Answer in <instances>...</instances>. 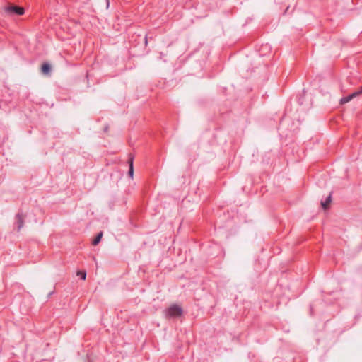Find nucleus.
Segmentation results:
<instances>
[{"label":"nucleus","mask_w":362,"mask_h":362,"mask_svg":"<svg viewBox=\"0 0 362 362\" xmlns=\"http://www.w3.org/2000/svg\"><path fill=\"white\" fill-rule=\"evenodd\" d=\"M4 10L8 16H22L25 13V9L23 7L14 4H8L4 8Z\"/></svg>","instance_id":"1"},{"label":"nucleus","mask_w":362,"mask_h":362,"mask_svg":"<svg viewBox=\"0 0 362 362\" xmlns=\"http://www.w3.org/2000/svg\"><path fill=\"white\" fill-rule=\"evenodd\" d=\"M166 315L169 317H177L182 315V309L180 306L173 304L166 310Z\"/></svg>","instance_id":"2"},{"label":"nucleus","mask_w":362,"mask_h":362,"mask_svg":"<svg viewBox=\"0 0 362 362\" xmlns=\"http://www.w3.org/2000/svg\"><path fill=\"white\" fill-rule=\"evenodd\" d=\"M361 94H362V87H361L358 90H356L346 97L341 98L339 100V103H340V105H344L345 103H347L349 101H351L352 99H354V98L360 95Z\"/></svg>","instance_id":"3"},{"label":"nucleus","mask_w":362,"mask_h":362,"mask_svg":"<svg viewBox=\"0 0 362 362\" xmlns=\"http://www.w3.org/2000/svg\"><path fill=\"white\" fill-rule=\"evenodd\" d=\"M16 223L17 225V230L19 231L24 226V216L22 214L18 213L16 215Z\"/></svg>","instance_id":"4"},{"label":"nucleus","mask_w":362,"mask_h":362,"mask_svg":"<svg viewBox=\"0 0 362 362\" xmlns=\"http://www.w3.org/2000/svg\"><path fill=\"white\" fill-rule=\"evenodd\" d=\"M134 159V156H133V154L129 153V158H128V163H129V171H128V175L132 178L133 177V175H134V167H133Z\"/></svg>","instance_id":"5"},{"label":"nucleus","mask_w":362,"mask_h":362,"mask_svg":"<svg viewBox=\"0 0 362 362\" xmlns=\"http://www.w3.org/2000/svg\"><path fill=\"white\" fill-rule=\"evenodd\" d=\"M41 71L45 74H49L51 71V66L48 63H43L41 67Z\"/></svg>","instance_id":"6"},{"label":"nucleus","mask_w":362,"mask_h":362,"mask_svg":"<svg viewBox=\"0 0 362 362\" xmlns=\"http://www.w3.org/2000/svg\"><path fill=\"white\" fill-rule=\"evenodd\" d=\"M332 202V193L326 198L324 202H321V205L324 209H327L329 207L330 202Z\"/></svg>","instance_id":"7"},{"label":"nucleus","mask_w":362,"mask_h":362,"mask_svg":"<svg viewBox=\"0 0 362 362\" xmlns=\"http://www.w3.org/2000/svg\"><path fill=\"white\" fill-rule=\"evenodd\" d=\"M102 236H103V232H100L96 235V237L94 238V240H93L92 244L93 245H97L100 243V240L102 238Z\"/></svg>","instance_id":"8"},{"label":"nucleus","mask_w":362,"mask_h":362,"mask_svg":"<svg viewBox=\"0 0 362 362\" xmlns=\"http://www.w3.org/2000/svg\"><path fill=\"white\" fill-rule=\"evenodd\" d=\"M78 276H80L82 280H85L86 278V272L85 271H78L76 273Z\"/></svg>","instance_id":"9"},{"label":"nucleus","mask_w":362,"mask_h":362,"mask_svg":"<svg viewBox=\"0 0 362 362\" xmlns=\"http://www.w3.org/2000/svg\"><path fill=\"white\" fill-rule=\"evenodd\" d=\"M107 130H108V127H105V129H104V131L105 132H107Z\"/></svg>","instance_id":"10"},{"label":"nucleus","mask_w":362,"mask_h":362,"mask_svg":"<svg viewBox=\"0 0 362 362\" xmlns=\"http://www.w3.org/2000/svg\"><path fill=\"white\" fill-rule=\"evenodd\" d=\"M145 42L147 43V38L145 39Z\"/></svg>","instance_id":"11"}]
</instances>
